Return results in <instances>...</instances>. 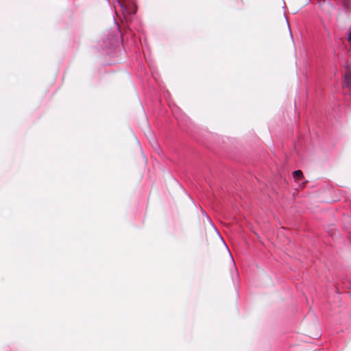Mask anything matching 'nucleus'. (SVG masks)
Returning a JSON list of instances; mask_svg holds the SVG:
<instances>
[{
    "instance_id": "1",
    "label": "nucleus",
    "mask_w": 351,
    "mask_h": 351,
    "mask_svg": "<svg viewBox=\"0 0 351 351\" xmlns=\"http://www.w3.org/2000/svg\"><path fill=\"white\" fill-rule=\"evenodd\" d=\"M344 83L345 85L351 88V70H348L344 76Z\"/></svg>"
},
{
    "instance_id": "2",
    "label": "nucleus",
    "mask_w": 351,
    "mask_h": 351,
    "mask_svg": "<svg viewBox=\"0 0 351 351\" xmlns=\"http://www.w3.org/2000/svg\"><path fill=\"white\" fill-rule=\"evenodd\" d=\"M293 176L295 181H299L303 178V173L301 170H296L293 171Z\"/></svg>"
},
{
    "instance_id": "3",
    "label": "nucleus",
    "mask_w": 351,
    "mask_h": 351,
    "mask_svg": "<svg viewBox=\"0 0 351 351\" xmlns=\"http://www.w3.org/2000/svg\"><path fill=\"white\" fill-rule=\"evenodd\" d=\"M343 6L346 9H350L351 7V0H342Z\"/></svg>"
},
{
    "instance_id": "4",
    "label": "nucleus",
    "mask_w": 351,
    "mask_h": 351,
    "mask_svg": "<svg viewBox=\"0 0 351 351\" xmlns=\"http://www.w3.org/2000/svg\"><path fill=\"white\" fill-rule=\"evenodd\" d=\"M349 30H350V32H349V35L348 37V40L351 43V26L350 27Z\"/></svg>"
}]
</instances>
